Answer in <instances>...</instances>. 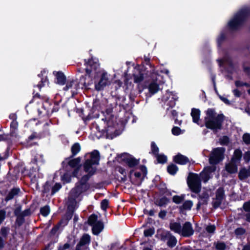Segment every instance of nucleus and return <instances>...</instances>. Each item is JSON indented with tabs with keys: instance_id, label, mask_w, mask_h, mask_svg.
Segmentation results:
<instances>
[{
	"instance_id": "f257e3e1",
	"label": "nucleus",
	"mask_w": 250,
	"mask_h": 250,
	"mask_svg": "<svg viewBox=\"0 0 250 250\" xmlns=\"http://www.w3.org/2000/svg\"><path fill=\"white\" fill-rule=\"evenodd\" d=\"M224 120V116L223 114H217L214 109L209 108L206 111L205 125L214 131H217L221 128Z\"/></svg>"
},
{
	"instance_id": "f03ea898",
	"label": "nucleus",
	"mask_w": 250,
	"mask_h": 250,
	"mask_svg": "<svg viewBox=\"0 0 250 250\" xmlns=\"http://www.w3.org/2000/svg\"><path fill=\"white\" fill-rule=\"evenodd\" d=\"M100 157V152L97 150L86 153L82 164L83 170L85 172H95L99 165Z\"/></svg>"
},
{
	"instance_id": "7ed1b4c3",
	"label": "nucleus",
	"mask_w": 250,
	"mask_h": 250,
	"mask_svg": "<svg viewBox=\"0 0 250 250\" xmlns=\"http://www.w3.org/2000/svg\"><path fill=\"white\" fill-rule=\"evenodd\" d=\"M225 151V149L224 147H220L214 148L211 151L209 158V163L212 166L205 168L202 172H214L216 170V167L214 165L224 159Z\"/></svg>"
},
{
	"instance_id": "20e7f679",
	"label": "nucleus",
	"mask_w": 250,
	"mask_h": 250,
	"mask_svg": "<svg viewBox=\"0 0 250 250\" xmlns=\"http://www.w3.org/2000/svg\"><path fill=\"white\" fill-rule=\"evenodd\" d=\"M249 10L247 8L241 9L235 15L234 18L229 22V26L231 30L237 29L248 17Z\"/></svg>"
},
{
	"instance_id": "39448f33",
	"label": "nucleus",
	"mask_w": 250,
	"mask_h": 250,
	"mask_svg": "<svg viewBox=\"0 0 250 250\" xmlns=\"http://www.w3.org/2000/svg\"><path fill=\"white\" fill-rule=\"evenodd\" d=\"M151 81L147 85V88L151 94L153 95L159 91L160 89L159 85L161 83V81L159 80L161 76L158 75L154 70L151 72Z\"/></svg>"
},
{
	"instance_id": "423d86ee",
	"label": "nucleus",
	"mask_w": 250,
	"mask_h": 250,
	"mask_svg": "<svg viewBox=\"0 0 250 250\" xmlns=\"http://www.w3.org/2000/svg\"><path fill=\"white\" fill-rule=\"evenodd\" d=\"M242 156V152L240 149H236L233 153L231 161L226 165L227 172H236L237 165L239 163Z\"/></svg>"
},
{
	"instance_id": "0eeeda50",
	"label": "nucleus",
	"mask_w": 250,
	"mask_h": 250,
	"mask_svg": "<svg viewBox=\"0 0 250 250\" xmlns=\"http://www.w3.org/2000/svg\"><path fill=\"white\" fill-rule=\"evenodd\" d=\"M97 219L96 215L92 214L88 220V224L92 227L93 234L96 235H98L104 228L103 223L101 221H98Z\"/></svg>"
},
{
	"instance_id": "6e6552de",
	"label": "nucleus",
	"mask_w": 250,
	"mask_h": 250,
	"mask_svg": "<svg viewBox=\"0 0 250 250\" xmlns=\"http://www.w3.org/2000/svg\"><path fill=\"white\" fill-rule=\"evenodd\" d=\"M85 68L86 73L89 76H97L99 72V63L96 58H92L87 62Z\"/></svg>"
},
{
	"instance_id": "1a4fd4ad",
	"label": "nucleus",
	"mask_w": 250,
	"mask_h": 250,
	"mask_svg": "<svg viewBox=\"0 0 250 250\" xmlns=\"http://www.w3.org/2000/svg\"><path fill=\"white\" fill-rule=\"evenodd\" d=\"M118 161L122 163L129 167L134 168L139 163V159H137L133 156L128 153H123L121 154L118 158Z\"/></svg>"
},
{
	"instance_id": "9d476101",
	"label": "nucleus",
	"mask_w": 250,
	"mask_h": 250,
	"mask_svg": "<svg viewBox=\"0 0 250 250\" xmlns=\"http://www.w3.org/2000/svg\"><path fill=\"white\" fill-rule=\"evenodd\" d=\"M177 99L178 97L177 95L170 91H167L163 96L162 101L164 103V108H166L167 111V114H169L168 112L169 108L173 107L175 105V102Z\"/></svg>"
},
{
	"instance_id": "9b49d317",
	"label": "nucleus",
	"mask_w": 250,
	"mask_h": 250,
	"mask_svg": "<svg viewBox=\"0 0 250 250\" xmlns=\"http://www.w3.org/2000/svg\"><path fill=\"white\" fill-rule=\"evenodd\" d=\"M72 157L66 158L62 163V167L67 169L69 166L71 168H76L78 170H80V167H82L81 164V158L79 157L76 158L71 159Z\"/></svg>"
},
{
	"instance_id": "f8f14e48",
	"label": "nucleus",
	"mask_w": 250,
	"mask_h": 250,
	"mask_svg": "<svg viewBox=\"0 0 250 250\" xmlns=\"http://www.w3.org/2000/svg\"><path fill=\"white\" fill-rule=\"evenodd\" d=\"M188 187L192 191L197 193L200 192L201 188V182L199 177L196 176H193L191 177L188 175Z\"/></svg>"
},
{
	"instance_id": "ddd939ff",
	"label": "nucleus",
	"mask_w": 250,
	"mask_h": 250,
	"mask_svg": "<svg viewBox=\"0 0 250 250\" xmlns=\"http://www.w3.org/2000/svg\"><path fill=\"white\" fill-rule=\"evenodd\" d=\"M170 229L174 232L181 234L183 236H188V222H186L181 227L178 223L173 222L170 224Z\"/></svg>"
},
{
	"instance_id": "4468645a",
	"label": "nucleus",
	"mask_w": 250,
	"mask_h": 250,
	"mask_svg": "<svg viewBox=\"0 0 250 250\" xmlns=\"http://www.w3.org/2000/svg\"><path fill=\"white\" fill-rule=\"evenodd\" d=\"M110 83V81L107 73H104L101 75L99 81L95 83V88L97 90L100 91Z\"/></svg>"
},
{
	"instance_id": "2eb2a0df",
	"label": "nucleus",
	"mask_w": 250,
	"mask_h": 250,
	"mask_svg": "<svg viewBox=\"0 0 250 250\" xmlns=\"http://www.w3.org/2000/svg\"><path fill=\"white\" fill-rule=\"evenodd\" d=\"M79 88V84L77 81L74 80L68 81L65 86L63 87L65 91L70 90L72 95H74L77 93Z\"/></svg>"
},
{
	"instance_id": "dca6fc26",
	"label": "nucleus",
	"mask_w": 250,
	"mask_h": 250,
	"mask_svg": "<svg viewBox=\"0 0 250 250\" xmlns=\"http://www.w3.org/2000/svg\"><path fill=\"white\" fill-rule=\"evenodd\" d=\"M90 241V236L87 234H84L82 237L79 244L77 245L75 250H80V246L87 247Z\"/></svg>"
},
{
	"instance_id": "f3484780",
	"label": "nucleus",
	"mask_w": 250,
	"mask_h": 250,
	"mask_svg": "<svg viewBox=\"0 0 250 250\" xmlns=\"http://www.w3.org/2000/svg\"><path fill=\"white\" fill-rule=\"evenodd\" d=\"M134 82L135 83H139L142 82L144 78V73L138 68H135L133 73Z\"/></svg>"
},
{
	"instance_id": "a211bd4d",
	"label": "nucleus",
	"mask_w": 250,
	"mask_h": 250,
	"mask_svg": "<svg viewBox=\"0 0 250 250\" xmlns=\"http://www.w3.org/2000/svg\"><path fill=\"white\" fill-rule=\"evenodd\" d=\"M164 235L165 238L167 240L168 246L170 247H174L177 243V240L176 238L168 231L164 233Z\"/></svg>"
},
{
	"instance_id": "6ab92c4d",
	"label": "nucleus",
	"mask_w": 250,
	"mask_h": 250,
	"mask_svg": "<svg viewBox=\"0 0 250 250\" xmlns=\"http://www.w3.org/2000/svg\"><path fill=\"white\" fill-rule=\"evenodd\" d=\"M83 185H80L73 188L70 192V195L77 198L85 189H83Z\"/></svg>"
},
{
	"instance_id": "aec40b11",
	"label": "nucleus",
	"mask_w": 250,
	"mask_h": 250,
	"mask_svg": "<svg viewBox=\"0 0 250 250\" xmlns=\"http://www.w3.org/2000/svg\"><path fill=\"white\" fill-rule=\"evenodd\" d=\"M243 208L244 209V216L245 220L250 222V201L244 204Z\"/></svg>"
},
{
	"instance_id": "412c9836",
	"label": "nucleus",
	"mask_w": 250,
	"mask_h": 250,
	"mask_svg": "<svg viewBox=\"0 0 250 250\" xmlns=\"http://www.w3.org/2000/svg\"><path fill=\"white\" fill-rule=\"evenodd\" d=\"M81 173H63V174L61 175L62 180L64 183H69L71 181L72 176L71 174H73V176H74L79 177Z\"/></svg>"
},
{
	"instance_id": "4be33fe9",
	"label": "nucleus",
	"mask_w": 250,
	"mask_h": 250,
	"mask_svg": "<svg viewBox=\"0 0 250 250\" xmlns=\"http://www.w3.org/2000/svg\"><path fill=\"white\" fill-rule=\"evenodd\" d=\"M75 199L76 197H72L69 195L67 202V206L68 209L71 212L73 211V210L77 206V202Z\"/></svg>"
},
{
	"instance_id": "5701e85b",
	"label": "nucleus",
	"mask_w": 250,
	"mask_h": 250,
	"mask_svg": "<svg viewBox=\"0 0 250 250\" xmlns=\"http://www.w3.org/2000/svg\"><path fill=\"white\" fill-rule=\"evenodd\" d=\"M173 160L175 163L181 165L186 164L187 162V157L180 154L175 156Z\"/></svg>"
},
{
	"instance_id": "b1692460",
	"label": "nucleus",
	"mask_w": 250,
	"mask_h": 250,
	"mask_svg": "<svg viewBox=\"0 0 250 250\" xmlns=\"http://www.w3.org/2000/svg\"><path fill=\"white\" fill-rule=\"evenodd\" d=\"M55 75L57 83L60 84H63L65 81V77L63 73L61 72H54Z\"/></svg>"
},
{
	"instance_id": "393cba45",
	"label": "nucleus",
	"mask_w": 250,
	"mask_h": 250,
	"mask_svg": "<svg viewBox=\"0 0 250 250\" xmlns=\"http://www.w3.org/2000/svg\"><path fill=\"white\" fill-rule=\"evenodd\" d=\"M200 110L197 109H193L191 111V115L192 117L193 122L199 124L200 121Z\"/></svg>"
},
{
	"instance_id": "a878e982",
	"label": "nucleus",
	"mask_w": 250,
	"mask_h": 250,
	"mask_svg": "<svg viewBox=\"0 0 250 250\" xmlns=\"http://www.w3.org/2000/svg\"><path fill=\"white\" fill-rule=\"evenodd\" d=\"M81 149V146L78 143H76L73 144L71 148V152L72 153L71 157H74L75 156H76L80 152Z\"/></svg>"
},
{
	"instance_id": "bb28decb",
	"label": "nucleus",
	"mask_w": 250,
	"mask_h": 250,
	"mask_svg": "<svg viewBox=\"0 0 250 250\" xmlns=\"http://www.w3.org/2000/svg\"><path fill=\"white\" fill-rule=\"evenodd\" d=\"M20 191L19 188H13L8 193L5 198L6 201H9L12 199L15 196L17 195Z\"/></svg>"
},
{
	"instance_id": "cd10ccee",
	"label": "nucleus",
	"mask_w": 250,
	"mask_h": 250,
	"mask_svg": "<svg viewBox=\"0 0 250 250\" xmlns=\"http://www.w3.org/2000/svg\"><path fill=\"white\" fill-rule=\"evenodd\" d=\"M15 214L17 216V219H16V223L19 226H21L24 222V217H22V215H21L19 214V211L18 209H16L15 211Z\"/></svg>"
},
{
	"instance_id": "c85d7f7f",
	"label": "nucleus",
	"mask_w": 250,
	"mask_h": 250,
	"mask_svg": "<svg viewBox=\"0 0 250 250\" xmlns=\"http://www.w3.org/2000/svg\"><path fill=\"white\" fill-rule=\"evenodd\" d=\"M169 202V199L164 197L160 199H158L155 201V204L159 207H163L166 206Z\"/></svg>"
},
{
	"instance_id": "c756f323",
	"label": "nucleus",
	"mask_w": 250,
	"mask_h": 250,
	"mask_svg": "<svg viewBox=\"0 0 250 250\" xmlns=\"http://www.w3.org/2000/svg\"><path fill=\"white\" fill-rule=\"evenodd\" d=\"M155 157L158 163L164 164L167 161V157L163 154H158Z\"/></svg>"
},
{
	"instance_id": "7c9ffc66",
	"label": "nucleus",
	"mask_w": 250,
	"mask_h": 250,
	"mask_svg": "<svg viewBox=\"0 0 250 250\" xmlns=\"http://www.w3.org/2000/svg\"><path fill=\"white\" fill-rule=\"evenodd\" d=\"M225 194L224 190L222 188H219L216 191V198L217 200H219L222 201L224 198Z\"/></svg>"
},
{
	"instance_id": "2f4dec72",
	"label": "nucleus",
	"mask_w": 250,
	"mask_h": 250,
	"mask_svg": "<svg viewBox=\"0 0 250 250\" xmlns=\"http://www.w3.org/2000/svg\"><path fill=\"white\" fill-rule=\"evenodd\" d=\"M18 122L13 120L11 123L10 127H11V134L12 136H16V130L18 128Z\"/></svg>"
},
{
	"instance_id": "473e14b6",
	"label": "nucleus",
	"mask_w": 250,
	"mask_h": 250,
	"mask_svg": "<svg viewBox=\"0 0 250 250\" xmlns=\"http://www.w3.org/2000/svg\"><path fill=\"white\" fill-rule=\"evenodd\" d=\"M91 176L92 174H91L90 173H85V174L83 175L80 181V182L81 183L80 185H83V186H84V184L88 180V179Z\"/></svg>"
},
{
	"instance_id": "72a5a7b5",
	"label": "nucleus",
	"mask_w": 250,
	"mask_h": 250,
	"mask_svg": "<svg viewBox=\"0 0 250 250\" xmlns=\"http://www.w3.org/2000/svg\"><path fill=\"white\" fill-rule=\"evenodd\" d=\"M151 153L155 156L158 154L159 152V148L156 145V144L152 142L151 144Z\"/></svg>"
},
{
	"instance_id": "f704fd0d",
	"label": "nucleus",
	"mask_w": 250,
	"mask_h": 250,
	"mask_svg": "<svg viewBox=\"0 0 250 250\" xmlns=\"http://www.w3.org/2000/svg\"><path fill=\"white\" fill-rule=\"evenodd\" d=\"M185 198V195L180 196L175 195L173 197L172 200L176 204H180L184 201Z\"/></svg>"
},
{
	"instance_id": "c9c22d12",
	"label": "nucleus",
	"mask_w": 250,
	"mask_h": 250,
	"mask_svg": "<svg viewBox=\"0 0 250 250\" xmlns=\"http://www.w3.org/2000/svg\"><path fill=\"white\" fill-rule=\"evenodd\" d=\"M171 132L173 135L177 136L183 134L185 132V130H182L179 127L174 126L172 128Z\"/></svg>"
},
{
	"instance_id": "e433bc0d",
	"label": "nucleus",
	"mask_w": 250,
	"mask_h": 250,
	"mask_svg": "<svg viewBox=\"0 0 250 250\" xmlns=\"http://www.w3.org/2000/svg\"><path fill=\"white\" fill-rule=\"evenodd\" d=\"M41 213L43 216H47L50 212V209L48 206H45L42 208L40 209Z\"/></svg>"
},
{
	"instance_id": "4c0bfd02",
	"label": "nucleus",
	"mask_w": 250,
	"mask_h": 250,
	"mask_svg": "<svg viewBox=\"0 0 250 250\" xmlns=\"http://www.w3.org/2000/svg\"><path fill=\"white\" fill-rule=\"evenodd\" d=\"M243 141L246 145L250 144V134L249 133H245L242 137Z\"/></svg>"
},
{
	"instance_id": "58836bf2",
	"label": "nucleus",
	"mask_w": 250,
	"mask_h": 250,
	"mask_svg": "<svg viewBox=\"0 0 250 250\" xmlns=\"http://www.w3.org/2000/svg\"><path fill=\"white\" fill-rule=\"evenodd\" d=\"M178 170V168L177 167V166L175 164H171L169 165L167 167V172H176Z\"/></svg>"
},
{
	"instance_id": "ea45409f",
	"label": "nucleus",
	"mask_w": 250,
	"mask_h": 250,
	"mask_svg": "<svg viewBox=\"0 0 250 250\" xmlns=\"http://www.w3.org/2000/svg\"><path fill=\"white\" fill-rule=\"evenodd\" d=\"M144 235L146 237L151 236L154 233V229L152 228H150L144 231Z\"/></svg>"
},
{
	"instance_id": "a19ab883",
	"label": "nucleus",
	"mask_w": 250,
	"mask_h": 250,
	"mask_svg": "<svg viewBox=\"0 0 250 250\" xmlns=\"http://www.w3.org/2000/svg\"><path fill=\"white\" fill-rule=\"evenodd\" d=\"M62 188V186L61 184L59 183H56L55 185L53 187L52 191H51V194H54L56 192H57L58 191H59L61 188Z\"/></svg>"
},
{
	"instance_id": "79ce46f5",
	"label": "nucleus",
	"mask_w": 250,
	"mask_h": 250,
	"mask_svg": "<svg viewBox=\"0 0 250 250\" xmlns=\"http://www.w3.org/2000/svg\"><path fill=\"white\" fill-rule=\"evenodd\" d=\"M246 232V230L242 228H239L235 230V234L237 236H241Z\"/></svg>"
},
{
	"instance_id": "37998d69",
	"label": "nucleus",
	"mask_w": 250,
	"mask_h": 250,
	"mask_svg": "<svg viewBox=\"0 0 250 250\" xmlns=\"http://www.w3.org/2000/svg\"><path fill=\"white\" fill-rule=\"evenodd\" d=\"M48 80L46 76L44 77V78H42L41 81V83L38 84V87L41 89V87H42L43 86H45L46 85H48Z\"/></svg>"
},
{
	"instance_id": "c03bdc74",
	"label": "nucleus",
	"mask_w": 250,
	"mask_h": 250,
	"mask_svg": "<svg viewBox=\"0 0 250 250\" xmlns=\"http://www.w3.org/2000/svg\"><path fill=\"white\" fill-rule=\"evenodd\" d=\"M108 206V201L106 199L103 200L101 203V207L102 209L106 210Z\"/></svg>"
},
{
	"instance_id": "a18cd8bd",
	"label": "nucleus",
	"mask_w": 250,
	"mask_h": 250,
	"mask_svg": "<svg viewBox=\"0 0 250 250\" xmlns=\"http://www.w3.org/2000/svg\"><path fill=\"white\" fill-rule=\"evenodd\" d=\"M9 229L6 227H2L0 229V234L4 237V239H6Z\"/></svg>"
},
{
	"instance_id": "49530a36",
	"label": "nucleus",
	"mask_w": 250,
	"mask_h": 250,
	"mask_svg": "<svg viewBox=\"0 0 250 250\" xmlns=\"http://www.w3.org/2000/svg\"><path fill=\"white\" fill-rule=\"evenodd\" d=\"M249 173H238L239 178L241 180H245L249 176H250V174H249Z\"/></svg>"
},
{
	"instance_id": "de8ad7c7",
	"label": "nucleus",
	"mask_w": 250,
	"mask_h": 250,
	"mask_svg": "<svg viewBox=\"0 0 250 250\" xmlns=\"http://www.w3.org/2000/svg\"><path fill=\"white\" fill-rule=\"evenodd\" d=\"M19 211V214L22 215V217H25L30 215L31 214V211L30 209H26L23 211L20 212V210L17 209Z\"/></svg>"
},
{
	"instance_id": "09e8293b",
	"label": "nucleus",
	"mask_w": 250,
	"mask_h": 250,
	"mask_svg": "<svg viewBox=\"0 0 250 250\" xmlns=\"http://www.w3.org/2000/svg\"><path fill=\"white\" fill-rule=\"evenodd\" d=\"M6 217V211L4 210H0V224L4 221Z\"/></svg>"
},
{
	"instance_id": "8fccbe9b",
	"label": "nucleus",
	"mask_w": 250,
	"mask_h": 250,
	"mask_svg": "<svg viewBox=\"0 0 250 250\" xmlns=\"http://www.w3.org/2000/svg\"><path fill=\"white\" fill-rule=\"evenodd\" d=\"M216 248L217 249L219 250H225L226 248V245L223 242L218 243L216 245Z\"/></svg>"
},
{
	"instance_id": "3c124183",
	"label": "nucleus",
	"mask_w": 250,
	"mask_h": 250,
	"mask_svg": "<svg viewBox=\"0 0 250 250\" xmlns=\"http://www.w3.org/2000/svg\"><path fill=\"white\" fill-rule=\"evenodd\" d=\"M70 245L68 243H65L63 245L60 246L58 250H69Z\"/></svg>"
},
{
	"instance_id": "603ef678",
	"label": "nucleus",
	"mask_w": 250,
	"mask_h": 250,
	"mask_svg": "<svg viewBox=\"0 0 250 250\" xmlns=\"http://www.w3.org/2000/svg\"><path fill=\"white\" fill-rule=\"evenodd\" d=\"M200 176L203 178L204 182H207L209 178L208 173H201Z\"/></svg>"
},
{
	"instance_id": "864d4df0",
	"label": "nucleus",
	"mask_w": 250,
	"mask_h": 250,
	"mask_svg": "<svg viewBox=\"0 0 250 250\" xmlns=\"http://www.w3.org/2000/svg\"><path fill=\"white\" fill-rule=\"evenodd\" d=\"M51 104L48 100L45 101L42 104L43 108H44L47 112L49 110Z\"/></svg>"
},
{
	"instance_id": "5fc2aeb1",
	"label": "nucleus",
	"mask_w": 250,
	"mask_h": 250,
	"mask_svg": "<svg viewBox=\"0 0 250 250\" xmlns=\"http://www.w3.org/2000/svg\"><path fill=\"white\" fill-rule=\"evenodd\" d=\"M229 142V140L228 137L227 136H223L220 140V142L221 145H226Z\"/></svg>"
},
{
	"instance_id": "6e6d98bb",
	"label": "nucleus",
	"mask_w": 250,
	"mask_h": 250,
	"mask_svg": "<svg viewBox=\"0 0 250 250\" xmlns=\"http://www.w3.org/2000/svg\"><path fill=\"white\" fill-rule=\"evenodd\" d=\"M215 230V227L213 225L208 226L206 227V230L209 233H213Z\"/></svg>"
},
{
	"instance_id": "4d7b16f0",
	"label": "nucleus",
	"mask_w": 250,
	"mask_h": 250,
	"mask_svg": "<svg viewBox=\"0 0 250 250\" xmlns=\"http://www.w3.org/2000/svg\"><path fill=\"white\" fill-rule=\"evenodd\" d=\"M244 159L247 162L250 161V151H247L244 154Z\"/></svg>"
},
{
	"instance_id": "13d9d810",
	"label": "nucleus",
	"mask_w": 250,
	"mask_h": 250,
	"mask_svg": "<svg viewBox=\"0 0 250 250\" xmlns=\"http://www.w3.org/2000/svg\"><path fill=\"white\" fill-rule=\"evenodd\" d=\"M188 208V203L185 202L183 206L181 207V211L182 213L186 214V210Z\"/></svg>"
},
{
	"instance_id": "bf43d9fd",
	"label": "nucleus",
	"mask_w": 250,
	"mask_h": 250,
	"mask_svg": "<svg viewBox=\"0 0 250 250\" xmlns=\"http://www.w3.org/2000/svg\"><path fill=\"white\" fill-rule=\"evenodd\" d=\"M134 175L136 178H140L141 176V173H128V176L131 178Z\"/></svg>"
},
{
	"instance_id": "052dcab7",
	"label": "nucleus",
	"mask_w": 250,
	"mask_h": 250,
	"mask_svg": "<svg viewBox=\"0 0 250 250\" xmlns=\"http://www.w3.org/2000/svg\"><path fill=\"white\" fill-rule=\"evenodd\" d=\"M5 239L0 236V250L4 248L5 245Z\"/></svg>"
},
{
	"instance_id": "680f3d73",
	"label": "nucleus",
	"mask_w": 250,
	"mask_h": 250,
	"mask_svg": "<svg viewBox=\"0 0 250 250\" xmlns=\"http://www.w3.org/2000/svg\"><path fill=\"white\" fill-rule=\"evenodd\" d=\"M222 201L217 200L216 198V200L213 202V207L215 208H218L221 204Z\"/></svg>"
},
{
	"instance_id": "e2e57ef3",
	"label": "nucleus",
	"mask_w": 250,
	"mask_h": 250,
	"mask_svg": "<svg viewBox=\"0 0 250 250\" xmlns=\"http://www.w3.org/2000/svg\"><path fill=\"white\" fill-rule=\"evenodd\" d=\"M167 211L166 210H161L159 213V217L161 218H164L167 214Z\"/></svg>"
},
{
	"instance_id": "0e129e2a",
	"label": "nucleus",
	"mask_w": 250,
	"mask_h": 250,
	"mask_svg": "<svg viewBox=\"0 0 250 250\" xmlns=\"http://www.w3.org/2000/svg\"><path fill=\"white\" fill-rule=\"evenodd\" d=\"M194 230L191 228V224L188 222V236L193 234Z\"/></svg>"
},
{
	"instance_id": "69168bd1",
	"label": "nucleus",
	"mask_w": 250,
	"mask_h": 250,
	"mask_svg": "<svg viewBox=\"0 0 250 250\" xmlns=\"http://www.w3.org/2000/svg\"><path fill=\"white\" fill-rule=\"evenodd\" d=\"M139 169L142 171V172H146L147 171V168L144 165H140L139 167Z\"/></svg>"
},
{
	"instance_id": "338daca9",
	"label": "nucleus",
	"mask_w": 250,
	"mask_h": 250,
	"mask_svg": "<svg viewBox=\"0 0 250 250\" xmlns=\"http://www.w3.org/2000/svg\"><path fill=\"white\" fill-rule=\"evenodd\" d=\"M234 95L236 97H240L241 93L238 89H234L233 90Z\"/></svg>"
},
{
	"instance_id": "774afa93",
	"label": "nucleus",
	"mask_w": 250,
	"mask_h": 250,
	"mask_svg": "<svg viewBox=\"0 0 250 250\" xmlns=\"http://www.w3.org/2000/svg\"><path fill=\"white\" fill-rule=\"evenodd\" d=\"M242 250H250V243L244 245Z\"/></svg>"
}]
</instances>
